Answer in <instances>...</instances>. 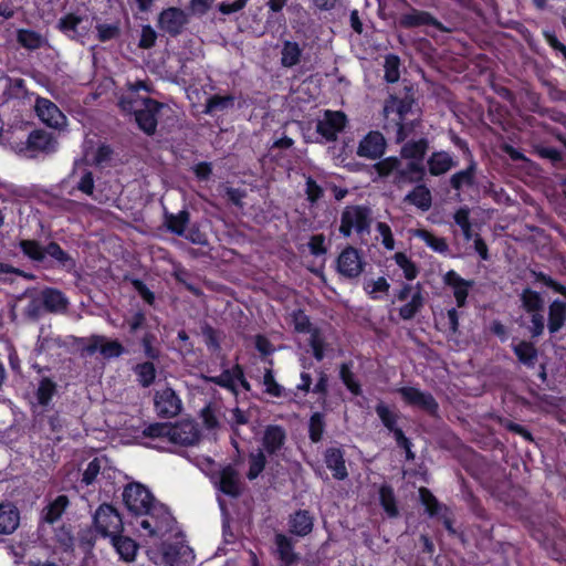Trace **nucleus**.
Instances as JSON below:
<instances>
[{
	"label": "nucleus",
	"instance_id": "1",
	"mask_svg": "<svg viewBox=\"0 0 566 566\" xmlns=\"http://www.w3.org/2000/svg\"><path fill=\"white\" fill-rule=\"evenodd\" d=\"M373 168L380 178L402 187L409 184L419 182L426 175L423 164L418 161H405L401 157L390 156L377 161Z\"/></svg>",
	"mask_w": 566,
	"mask_h": 566
},
{
	"label": "nucleus",
	"instance_id": "2",
	"mask_svg": "<svg viewBox=\"0 0 566 566\" xmlns=\"http://www.w3.org/2000/svg\"><path fill=\"white\" fill-rule=\"evenodd\" d=\"M119 106L122 111L133 113L139 129L151 136L156 133L158 114L165 105L149 97L137 101L132 96H122Z\"/></svg>",
	"mask_w": 566,
	"mask_h": 566
},
{
	"label": "nucleus",
	"instance_id": "3",
	"mask_svg": "<svg viewBox=\"0 0 566 566\" xmlns=\"http://www.w3.org/2000/svg\"><path fill=\"white\" fill-rule=\"evenodd\" d=\"M413 87L406 85L397 94H390L384 105V129L389 134L394 122L407 119L416 114Z\"/></svg>",
	"mask_w": 566,
	"mask_h": 566
},
{
	"label": "nucleus",
	"instance_id": "4",
	"mask_svg": "<svg viewBox=\"0 0 566 566\" xmlns=\"http://www.w3.org/2000/svg\"><path fill=\"white\" fill-rule=\"evenodd\" d=\"M373 222V211L367 206H347L340 216L339 232L348 238L353 230L358 234H369Z\"/></svg>",
	"mask_w": 566,
	"mask_h": 566
},
{
	"label": "nucleus",
	"instance_id": "5",
	"mask_svg": "<svg viewBox=\"0 0 566 566\" xmlns=\"http://www.w3.org/2000/svg\"><path fill=\"white\" fill-rule=\"evenodd\" d=\"M138 524L142 528L146 530L150 536L164 537L167 533L172 531L175 518L164 504L156 502L142 516Z\"/></svg>",
	"mask_w": 566,
	"mask_h": 566
},
{
	"label": "nucleus",
	"instance_id": "6",
	"mask_svg": "<svg viewBox=\"0 0 566 566\" xmlns=\"http://www.w3.org/2000/svg\"><path fill=\"white\" fill-rule=\"evenodd\" d=\"M396 298L406 302L399 308V316L403 321L412 319L424 306V296L420 283L416 285L403 284L396 293Z\"/></svg>",
	"mask_w": 566,
	"mask_h": 566
},
{
	"label": "nucleus",
	"instance_id": "7",
	"mask_svg": "<svg viewBox=\"0 0 566 566\" xmlns=\"http://www.w3.org/2000/svg\"><path fill=\"white\" fill-rule=\"evenodd\" d=\"M94 526L104 537H111L123 531V521L119 513L109 504H102L93 517Z\"/></svg>",
	"mask_w": 566,
	"mask_h": 566
},
{
	"label": "nucleus",
	"instance_id": "8",
	"mask_svg": "<svg viewBox=\"0 0 566 566\" xmlns=\"http://www.w3.org/2000/svg\"><path fill=\"white\" fill-rule=\"evenodd\" d=\"M123 499L127 509L140 516L156 503L151 493L139 483L127 485L123 492Z\"/></svg>",
	"mask_w": 566,
	"mask_h": 566
},
{
	"label": "nucleus",
	"instance_id": "9",
	"mask_svg": "<svg viewBox=\"0 0 566 566\" xmlns=\"http://www.w3.org/2000/svg\"><path fill=\"white\" fill-rule=\"evenodd\" d=\"M57 142L51 133L42 129L32 130L27 142L18 149L29 158H34L39 153L52 154L56 150Z\"/></svg>",
	"mask_w": 566,
	"mask_h": 566
},
{
	"label": "nucleus",
	"instance_id": "10",
	"mask_svg": "<svg viewBox=\"0 0 566 566\" xmlns=\"http://www.w3.org/2000/svg\"><path fill=\"white\" fill-rule=\"evenodd\" d=\"M155 411L160 418H174L182 410V402L171 387L156 390L154 394Z\"/></svg>",
	"mask_w": 566,
	"mask_h": 566
},
{
	"label": "nucleus",
	"instance_id": "11",
	"mask_svg": "<svg viewBox=\"0 0 566 566\" xmlns=\"http://www.w3.org/2000/svg\"><path fill=\"white\" fill-rule=\"evenodd\" d=\"M187 13L176 7L163 10L158 17V28L171 36L179 35L188 23Z\"/></svg>",
	"mask_w": 566,
	"mask_h": 566
},
{
	"label": "nucleus",
	"instance_id": "12",
	"mask_svg": "<svg viewBox=\"0 0 566 566\" xmlns=\"http://www.w3.org/2000/svg\"><path fill=\"white\" fill-rule=\"evenodd\" d=\"M398 394L406 403L418 407L429 415H436L439 409L437 400L430 392L421 391L415 387H401L398 389Z\"/></svg>",
	"mask_w": 566,
	"mask_h": 566
},
{
	"label": "nucleus",
	"instance_id": "13",
	"mask_svg": "<svg viewBox=\"0 0 566 566\" xmlns=\"http://www.w3.org/2000/svg\"><path fill=\"white\" fill-rule=\"evenodd\" d=\"M34 109L40 120L49 127L59 129L66 124L65 115L48 98L38 97Z\"/></svg>",
	"mask_w": 566,
	"mask_h": 566
},
{
	"label": "nucleus",
	"instance_id": "14",
	"mask_svg": "<svg viewBox=\"0 0 566 566\" xmlns=\"http://www.w3.org/2000/svg\"><path fill=\"white\" fill-rule=\"evenodd\" d=\"M200 440L198 424L191 420H182L170 424L169 442L180 446H193Z\"/></svg>",
	"mask_w": 566,
	"mask_h": 566
},
{
	"label": "nucleus",
	"instance_id": "15",
	"mask_svg": "<svg viewBox=\"0 0 566 566\" xmlns=\"http://www.w3.org/2000/svg\"><path fill=\"white\" fill-rule=\"evenodd\" d=\"M387 142L380 132H369L358 144L357 156L370 160L379 159L386 151Z\"/></svg>",
	"mask_w": 566,
	"mask_h": 566
},
{
	"label": "nucleus",
	"instance_id": "16",
	"mask_svg": "<svg viewBox=\"0 0 566 566\" xmlns=\"http://www.w3.org/2000/svg\"><path fill=\"white\" fill-rule=\"evenodd\" d=\"M347 118L342 112L326 111L325 117L316 123V132L327 142H334L346 126Z\"/></svg>",
	"mask_w": 566,
	"mask_h": 566
},
{
	"label": "nucleus",
	"instance_id": "17",
	"mask_svg": "<svg viewBox=\"0 0 566 566\" xmlns=\"http://www.w3.org/2000/svg\"><path fill=\"white\" fill-rule=\"evenodd\" d=\"M337 270L345 277H357L364 270L358 250L353 247L344 249L337 259Z\"/></svg>",
	"mask_w": 566,
	"mask_h": 566
},
{
	"label": "nucleus",
	"instance_id": "18",
	"mask_svg": "<svg viewBox=\"0 0 566 566\" xmlns=\"http://www.w3.org/2000/svg\"><path fill=\"white\" fill-rule=\"evenodd\" d=\"M84 22H87V19L67 13L59 19L57 29L70 39L83 42L90 31V27L84 25Z\"/></svg>",
	"mask_w": 566,
	"mask_h": 566
},
{
	"label": "nucleus",
	"instance_id": "19",
	"mask_svg": "<svg viewBox=\"0 0 566 566\" xmlns=\"http://www.w3.org/2000/svg\"><path fill=\"white\" fill-rule=\"evenodd\" d=\"M214 485L224 494L238 497L241 493L239 472L232 467H224L214 478Z\"/></svg>",
	"mask_w": 566,
	"mask_h": 566
},
{
	"label": "nucleus",
	"instance_id": "20",
	"mask_svg": "<svg viewBox=\"0 0 566 566\" xmlns=\"http://www.w3.org/2000/svg\"><path fill=\"white\" fill-rule=\"evenodd\" d=\"M161 551L165 558L172 563H179V559H184L187 563L195 558L192 549L185 544V538L181 534L176 535L174 542L165 541Z\"/></svg>",
	"mask_w": 566,
	"mask_h": 566
},
{
	"label": "nucleus",
	"instance_id": "21",
	"mask_svg": "<svg viewBox=\"0 0 566 566\" xmlns=\"http://www.w3.org/2000/svg\"><path fill=\"white\" fill-rule=\"evenodd\" d=\"M399 24L402 28L410 29L421 25H432L442 32H450L440 21L432 17L429 12L413 9L411 12L401 15Z\"/></svg>",
	"mask_w": 566,
	"mask_h": 566
},
{
	"label": "nucleus",
	"instance_id": "22",
	"mask_svg": "<svg viewBox=\"0 0 566 566\" xmlns=\"http://www.w3.org/2000/svg\"><path fill=\"white\" fill-rule=\"evenodd\" d=\"M314 527V517L307 510H297L289 517V531L291 534L304 537Z\"/></svg>",
	"mask_w": 566,
	"mask_h": 566
},
{
	"label": "nucleus",
	"instance_id": "23",
	"mask_svg": "<svg viewBox=\"0 0 566 566\" xmlns=\"http://www.w3.org/2000/svg\"><path fill=\"white\" fill-rule=\"evenodd\" d=\"M41 298L45 311L50 313H64L70 304L64 293L53 287H45L41 292Z\"/></svg>",
	"mask_w": 566,
	"mask_h": 566
},
{
	"label": "nucleus",
	"instance_id": "24",
	"mask_svg": "<svg viewBox=\"0 0 566 566\" xmlns=\"http://www.w3.org/2000/svg\"><path fill=\"white\" fill-rule=\"evenodd\" d=\"M20 513L12 503H0V534H12L19 526Z\"/></svg>",
	"mask_w": 566,
	"mask_h": 566
},
{
	"label": "nucleus",
	"instance_id": "25",
	"mask_svg": "<svg viewBox=\"0 0 566 566\" xmlns=\"http://www.w3.org/2000/svg\"><path fill=\"white\" fill-rule=\"evenodd\" d=\"M286 439V432L283 427L277 424L268 426L264 430L262 444L269 454H274L283 447Z\"/></svg>",
	"mask_w": 566,
	"mask_h": 566
},
{
	"label": "nucleus",
	"instance_id": "26",
	"mask_svg": "<svg viewBox=\"0 0 566 566\" xmlns=\"http://www.w3.org/2000/svg\"><path fill=\"white\" fill-rule=\"evenodd\" d=\"M429 149V140L421 137L417 140L410 139L406 142L400 149V157L408 161H418L422 164V160Z\"/></svg>",
	"mask_w": 566,
	"mask_h": 566
},
{
	"label": "nucleus",
	"instance_id": "27",
	"mask_svg": "<svg viewBox=\"0 0 566 566\" xmlns=\"http://www.w3.org/2000/svg\"><path fill=\"white\" fill-rule=\"evenodd\" d=\"M428 170L432 176H441L457 166V161L447 151H434L427 160Z\"/></svg>",
	"mask_w": 566,
	"mask_h": 566
},
{
	"label": "nucleus",
	"instance_id": "28",
	"mask_svg": "<svg viewBox=\"0 0 566 566\" xmlns=\"http://www.w3.org/2000/svg\"><path fill=\"white\" fill-rule=\"evenodd\" d=\"M326 467L333 471V476L336 480H344L347 478V469L345 465L344 452L339 448H328L325 451Z\"/></svg>",
	"mask_w": 566,
	"mask_h": 566
},
{
	"label": "nucleus",
	"instance_id": "29",
	"mask_svg": "<svg viewBox=\"0 0 566 566\" xmlns=\"http://www.w3.org/2000/svg\"><path fill=\"white\" fill-rule=\"evenodd\" d=\"M476 179V163L472 160L470 165L460 171H457L450 177V186L458 195L464 189L475 185Z\"/></svg>",
	"mask_w": 566,
	"mask_h": 566
},
{
	"label": "nucleus",
	"instance_id": "30",
	"mask_svg": "<svg viewBox=\"0 0 566 566\" xmlns=\"http://www.w3.org/2000/svg\"><path fill=\"white\" fill-rule=\"evenodd\" d=\"M70 504V500L66 495H59L53 501L43 507L41 512V521L53 524L61 518L65 510Z\"/></svg>",
	"mask_w": 566,
	"mask_h": 566
},
{
	"label": "nucleus",
	"instance_id": "31",
	"mask_svg": "<svg viewBox=\"0 0 566 566\" xmlns=\"http://www.w3.org/2000/svg\"><path fill=\"white\" fill-rule=\"evenodd\" d=\"M112 545L118 553L119 557L125 562H133L138 551V544L127 536L115 534L111 536Z\"/></svg>",
	"mask_w": 566,
	"mask_h": 566
},
{
	"label": "nucleus",
	"instance_id": "32",
	"mask_svg": "<svg viewBox=\"0 0 566 566\" xmlns=\"http://www.w3.org/2000/svg\"><path fill=\"white\" fill-rule=\"evenodd\" d=\"M566 323V303L560 300L553 301L548 306V331L557 333Z\"/></svg>",
	"mask_w": 566,
	"mask_h": 566
},
{
	"label": "nucleus",
	"instance_id": "33",
	"mask_svg": "<svg viewBox=\"0 0 566 566\" xmlns=\"http://www.w3.org/2000/svg\"><path fill=\"white\" fill-rule=\"evenodd\" d=\"M57 392V384L49 376H41L35 389V398L40 406L46 407Z\"/></svg>",
	"mask_w": 566,
	"mask_h": 566
},
{
	"label": "nucleus",
	"instance_id": "34",
	"mask_svg": "<svg viewBox=\"0 0 566 566\" xmlns=\"http://www.w3.org/2000/svg\"><path fill=\"white\" fill-rule=\"evenodd\" d=\"M274 543L279 557L285 565H291L298 559L297 554L294 552V542L291 537L277 533L275 534Z\"/></svg>",
	"mask_w": 566,
	"mask_h": 566
},
{
	"label": "nucleus",
	"instance_id": "35",
	"mask_svg": "<svg viewBox=\"0 0 566 566\" xmlns=\"http://www.w3.org/2000/svg\"><path fill=\"white\" fill-rule=\"evenodd\" d=\"M303 49L295 41L284 40L281 49L280 63L283 67H294L301 62Z\"/></svg>",
	"mask_w": 566,
	"mask_h": 566
},
{
	"label": "nucleus",
	"instance_id": "36",
	"mask_svg": "<svg viewBox=\"0 0 566 566\" xmlns=\"http://www.w3.org/2000/svg\"><path fill=\"white\" fill-rule=\"evenodd\" d=\"M190 221V214L187 210H181L178 213L165 212L164 224L174 234L185 235L187 226Z\"/></svg>",
	"mask_w": 566,
	"mask_h": 566
},
{
	"label": "nucleus",
	"instance_id": "37",
	"mask_svg": "<svg viewBox=\"0 0 566 566\" xmlns=\"http://www.w3.org/2000/svg\"><path fill=\"white\" fill-rule=\"evenodd\" d=\"M420 125L421 119L419 116H415L413 118L408 117L407 119L394 122L391 124L390 133H394L395 142L400 144L405 142Z\"/></svg>",
	"mask_w": 566,
	"mask_h": 566
},
{
	"label": "nucleus",
	"instance_id": "38",
	"mask_svg": "<svg viewBox=\"0 0 566 566\" xmlns=\"http://www.w3.org/2000/svg\"><path fill=\"white\" fill-rule=\"evenodd\" d=\"M403 201L409 202L422 211H427L431 208L432 196L430 190L424 185H419L413 188L408 195H406Z\"/></svg>",
	"mask_w": 566,
	"mask_h": 566
},
{
	"label": "nucleus",
	"instance_id": "39",
	"mask_svg": "<svg viewBox=\"0 0 566 566\" xmlns=\"http://www.w3.org/2000/svg\"><path fill=\"white\" fill-rule=\"evenodd\" d=\"M379 503L388 517L395 518L399 515L395 492L390 485L382 484L379 488Z\"/></svg>",
	"mask_w": 566,
	"mask_h": 566
},
{
	"label": "nucleus",
	"instance_id": "40",
	"mask_svg": "<svg viewBox=\"0 0 566 566\" xmlns=\"http://www.w3.org/2000/svg\"><path fill=\"white\" fill-rule=\"evenodd\" d=\"M513 352L516 355L518 361L522 363L523 365L527 367L535 366L538 353L536 347L532 343L522 340L518 344L513 345Z\"/></svg>",
	"mask_w": 566,
	"mask_h": 566
},
{
	"label": "nucleus",
	"instance_id": "41",
	"mask_svg": "<svg viewBox=\"0 0 566 566\" xmlns=\"http://www.w3.org/2000/svg\"><path fill=\"white\" fill-rule=\"evenodd\" d=\"M44 256L49 255L52 258L59 266H62L66 270H72L75 268L74 259L65 252L56 242L52 241L46 247H44Z\"/></svg>",
	"mask_w": 566,
	"mask_h": 566
},
{
	"label": "nucleus",
	"instance_id": "42",
	"mask_svg": "<svg viewBox=\"0 0 566 566\" xmlns=\"http://www.w3.org/2000/svg\"><path fill=\"white\" fill-rule=\"evenodd\" d=\"M133 371L138 385L143 388H148L155 382L157 371L153 361L139 363L134 366Z\"/></svg>",
	"mask_w": 566,
	"mask_h": 566
},
{
	"label": "nucleus",
	"instance_id": "43",
	"mask_svg": "<svg viewBox=\"0 0 566 566\" xmlns=\"http://www.w3.org/2000/svg\"><path fill=\"white\" fill-rule=\"evenodd\" d=\"M234 99V96L230 94L224 96L218 94L212 95L207 99L203 113L212 115L217 112L229 109L233 107Z\"/></svg>",
	"mask_w": 566,
	"mask_h": 566
},
{
	"label": "nucleus",
	"instance_id": "44",
	"mask_svg": "<svg viewBox=\"0 0 566 566\" xmlns=\"http://www.w3.org/2000/svg\"><path fill=\"white\" fill-rule=\"evenodd\" d=\"M235 377V366L232 369H224L219 376L201 375L205 381L212 382L237 394Z\"/></svg>",
	"mask_w": 566,
	"mask_h": 566
},
{
	"label": "nucleus",
	"instance_id": "45",
	"mask_svg": "<svg viewBox=\"0 0 566 566\" xmlns=\"http://www.w3.org/2000/svg\"><path fill=\"white\" fill-rule=\"evenodd\" d=\"M415 235L421 239L434 252L447 253L449 251V245L446 239L437 237L428 230L419 229L415 232Z\"/></svg>",
	"mask_w": 566,
	"mask_h": 566
},
{
	"label": "nucleus",
	"instance_id": "46",
	"mask_svg": "<svg viewBox=\"0 0 566 566\" xmlns=\"http://www.w3.org/2000/svg\"><path fill=\"white\" fill-rule=\"evenodd\" d=\"M521 302L523 308L527 313H538L544 307V300L538 292L531 289H525L521 294Z\"/></svg>",
	"mask_w": 566,
	"mask_h": 566
},
{
	"label": "nucleus",
	"instance_id": "47",
	"mask_svg": "<svg viewBox=\"0 0 566 566\" xmlns=\"http://www.w3.org/2000/svg\"><path fill=\"white\" fill-rule=\"evenodd\" d=\"M419 496L430 516H440L442 511H447V507L440 504L437 497L427 488L419 489Z\"/></svg>",
	"mask_w": 566,
	"mask_h": 566
},
{
	"label": "nucleus",
	"instance_id": "48",
	"mask_svg": "<svg viewBox=\"0 0 566 566\" xmlns=\"http://www.w3.org/2000/svg\"><path fill=\"white\" fill-rule=\"evenodd\" d=\"M325 430V418L322 412H314L308 422V437L312 442H319Z\"/></svg>",
	"mask_w": 566,
	"mask_h": 566
},
{
	"label": "nucleus",
	"instance_id": "49",
	"mask_svg": "<svg viewBox=\"0 0 566 566\" xmlns=\"http://www.w3.org/2000/svg\"><path fill=\"white\" fill-rule=\"evenodd\" d=\"M264 392L275 397L281 398L285 396V389L279 382H276L273 370L271 368H266L263 375Z\"/></svg>",
	"mask_w": 566,
	"mask_h": 566
},
{
	"label": "nucleus",
	"instance_id": "50",
	"mask_svg": "<svg viewBox=\"0 0 566 566\" xmlns=\"http://www.w3.org/2000/svg\"><path fill=\"white\" fill-rule=\"evenodd\" d=\"M400 59L395 54H388L385 56V80L388 83H396L400 77Z\"/></svg>",
	"mask_w": 566,
	"mask_h": 566
},
{
	"label": "nucleus",
	"instance_id": "51",
	"mask_svg": "<svg viewBox=\"0 0 566 566\" xmlns=\"http://www.w3.org/2000/svg\"><path fill=\"white\" fill-rule=\"evenodd\" d=\"M375 411L381 420L382 424L389 431L397 427L398 413L394 409L389 408L386 403L379 402L376 406Z\"/></svg>",
	"mask_w": 566,
	"mask_h": 566
},
{
	"label": "nucleus",
	"instance_id": "52",
	"mask_svg": "<svg viewBox=\"0 0 566 566\" xmlns=\"http://www.w3.org/2000/svg\"><path fill=\"white\" fill-rule=\"evenodd\" d=\"M19 247L22 252L32 261L42 262L44 260V248L35 240H21Z\"/></svg>",
	"mask_w": 566,
	"mask_h": 566
},
{
	"label": "nucleus",
	"instance_id": "53",
	"mask_svg": "<svg viewBox=\"0 0 566 566\" xmlns=\"http://www.w3.org/2000/svg\"><path fill=\"white\" fill-rule=\"evenodd\" d=\"M265 463L266 459L262 450H258V452L251 453L249 455V471L247 473V478L249 480L256 479L264 470Z\"/></svg>",
	"mask_w": 566,
	"mask_h": 566
},
{
	"label": "nucleus",
	"instance_id": "54",
	"mask_svg": "<svg viewBox=\"0 0 566 566\" xmlns=\"http://www.w3.org/2000/svg\"><path fill=\"white\" fill-rule=\"evenodd\" d=\"M18 42L25 49L36 50L42 45V36L35 31L19 30L17 34Z\"/></svg>",
	"mask_w": 566,
	"mask_h": 566
},
{
	"label": "nucleus",
	"instance_id": "55",
	"mask_svg": "<svg viewBox=\"0 0 566 566\" xmlns=\"http://www.w3.org/2000/svg\"><path fill=\"white\" fill-rule=\"evenodd\" d=\"M394 259L407 280H413L418 275L417 266L405 253L397 252Z\"/></svg>",
	"mask_w": 566,
	"mask_h": 566
},
{
	"label": "nucleus",
	"instance_id": "56",
	"mask_svg": "<svg viewBox=\"0 0 566 566\" xmlns=\"http://www.w3.org/2000/svg\"><path fill=\"white\" fill-rule=\"evenodd\" d=\"M201 334L205 338V343L212 352L220 350L219 333L208 323L201 325Z\"/></svg>",
	"mask_w": 566,
	"mask_h": 566
},
{
	"label": "nucleus",
	"instance_id": "57",
	"mask_svg": "<svg viewBox=\"0 0 566 566\" xmlns=\"http://www.w3.org/2000/svg\"><path fill=\"white\" fill-rule=\"evenodd\" d=\"M170 423H151L146 427L143 434L148 438H160L169 441Z\"/></svg>",
	"mask_w": 566,
	"mask_h": 566
},
{
	"label": "nucleus",
	"instance_id": "58",
	"mask_svg": "<svg viewBox=\"0 0 566 566\" xmlns=\"http://www.w3.org/2000/svg\"><path fill=\"white\" fill-rule=\"evenodd\" d=\"M45 311L42 298L32 297L23 311V315L30 321H38Z\"/></svg>",
	"mask_w": 566,
	"mask_h": 566
},
{
	"label": "nucleus",
	"instance_id": "59",
	"mask_svg": "<svg viewBox=\"0 0 566 566\" xmlns=\"http://www.w3.org/2000/svg\"><path fill=\"white\" fill-rule=\"evenodd\" d=\"M97 38L101 42H106L113 39H116L120 34V29L118 23L105 24L101 23L96 25Z\"/></svg>",
	"mask_w": 566,
	"mask_h": 566
},
{
	"label": "nucleus",
	"instance_id": "60",
	"mask_svg": "<svg viewBox=\"0 0 566 566\" xmlns=\"http://www.w3.org/2000/svg\"><path fill=\"white\" fill-rule=\"evenodd\" d=\"M294 329L298 333H312L310 317L302 310H296L291 314Z\"/></svg>",
	"mask_w": 566,
	"mask_h": 566
},
{
	"label": "nucleus",
	"instance_id": "61",
	"mask_svg": "<svg viewBox=\"0 0 566 566\" xmlns=\"http://www.w3.org/2000/svg\"><path fill=\"white\" fill-rule=\"evenodd\" d=\"M105 462L103 459H93L85 469L82 478V482L86 485H91L96 481V478L102 469V463Z\"/></svg>",
	"mask_w": 566,
	"mask_h": 566
},
{
	"label": "nucleus",
	"instance_id": "62",
	"mask_svg": "<svg viewBox=\"0 0 566 566\" xmlns=\"http://www.w3.org/2000/svg\"><path fill=\"white\" fill-rule=\"evenodd\" d=\"M156 340V337L151 333H146L142 338V346L144 349V354L146 358L150 360H156L160 356V350L157 347L153 346V343Z\"/></svg>",
	"mask_w": 566,
	"mask_h": 566
},
{
	"label": "nucleus",
	"instance_id": "63",
	"mask_svg": "<svg viewBox=\"0 0 566 566\" xmlns=\"http://www.w3.org/2000/svg\"><path fill=\"white\" fill-rule=\"evenodd\" d=\"M56 542L63 547L64 551L72 549L74 537L70 527L62 525L55 532Z\"/></svg>",
	"mask_w": 566,
	"mask_h": 566
},
{
	"label": "nucleus",
	"instance_id": "64",
	"mask_svg": "<svg viewBox=\"0 0 566 566\" xmlns=\"http://www.w3.org/2000/svg\"><path fill=\"white\" fill-rule=\"evenodd\" d=\"M339 376L345 386L355 395L360 391L359 385L354 380V374L350 370L349 365L342 364L339 369Z\"/></svg>",
	"mask_w": 566,
	"mask_h": 566
}]
</instances>
